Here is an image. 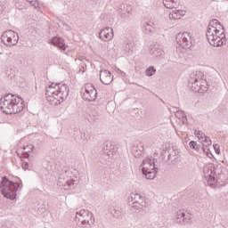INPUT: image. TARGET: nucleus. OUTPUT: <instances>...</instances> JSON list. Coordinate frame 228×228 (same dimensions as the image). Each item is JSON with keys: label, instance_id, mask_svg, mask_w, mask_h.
<instances>
[{"label": "nucleus", "instance_id": "49530a36", "mask_svg": "<svg viewBox=\"0 0 228 228\" xmlns=\"http://www.w3.org/2000/svg\"><path fill=\"white\" fill-rule=\"evenodd\" d=\"M28 3H30V4H32V6H37V1L36 0H27Z\"/></svg>", "mask_w": 228, "mask_h": 228}, {"label": "nucleus", "instance_id": "473e14b6", "mask_svg": "<svg viewBox=\"0 0 228 228\" xmlns=\"http://www.w3.org/2000/svg\"><path fill=\"white\" fill-rule=\"evenodd\" d=\"M169 19L170 20H179L180 16H178L176 11H173L169 13Z\"/></svg>", "mask_w": 228, "mask_h": 228}, {"label": "nucleus", "instance_id": "c85d7f7f", "mask_svg": "<svg viewBox=\"0 0 228 228\" xmlns=\"http://www.w3.org/2000/svg\"><path fill=\"white\" fill-rule=\"evenodd\" d=\"M110 215H112L114 218H118V219L122 218V212H120V210L118 209L113 208L112 210H110Z\"/></svg>", "mask_w": 228, "mask_h": 228}, {"label": "nucleus", "instance_id": "ddd939ff", "mask_svg": "<svg viewBox=\"0 0 228 228\" xmlns=\"http://www.w3.org/2000/svg\"><path fill=\"white\" fill-rule=\"evenodd\" d=\"M190 220L191 217L190 216H186L184 210H178L176 213V216L175 222L176 224H181L182 225H186V224H190Z\"/></svg>", "mask_w": 228, "mask_h": 228}, {"label": "nucleus", "instance_id": "58836bf2", "mask_svg": "<svg viewBox=\"0 0 228 228\" xmlns=\"http://www.w3.org/2000/svg\"><path fill=\"white\" fill-rule=\"evenodd\" d=\"M73 184H74V179L69 178V179H67V180L64 182L63 186L66 188L67 186H72Z\"/></svg>", "mask_w": 228, "mask_h": 228}, {"label": "nucleus", "instance_id": "7c9ffc66", "mask_svg": "<svg viewBox=\"0 0 228 228\" xmlns=\"http://www.w3.org/2000/svg\"><path fill=\"white\" fill-rule=\"evenodd\" d=\"M218 20L216 19H213L209 21L208 26V30L209 31V29H212V28H216V26H218Z\"/></svg>", "mask_w": 228, "mask_h": 228}, {"label": "nucleus", "instance_id": "b1692460", "mask_svg": "<svg viewBox=\"0 0 228 228\" xmlns=\"http://www.w3.org/2000/svg\"><path fill=\"white\" fill-rule=\"evenodd\" d=\"M128 200L129 202H142V201H145V200L143 199V197L139 194H132L131 196L128 197Z\"/></svg>", "mask_w": 228, "mask_h": 228}, {"label": "nucleus", "instance_id": "f704fd0d", "mask_svg": "<svg viewBox=\"0 0 228 228\" xmlns=\"http://www.w3.org/2000/svg\"><path fill=\"white\" fill-rule=\"evenodd\" d=\"M181 120L182 124H188V117L186 116V113L184 111L181 110Z\"/></svg>", "mask_w": 228, "mask_h": 228}, {"label": "nucleus", "instance_id": "a211bd4d", "mask_svg": "<svg viewBox=\"0 0 228 228\" xmlns=\"http://www.w3.org/2000/svg\"><path fill=\"white\" fill-rule=\"evenodd\" d=\"M52 45H55V47H59L61 51H65L67 49V45H65V40L61 37H55L51 40Z\"/></svg>", "mask_w": 228, "mask_h": 228}, {"label": "nucleus", "instance_id": "79ce46f5", "mask_svg": "<svg viewBox=\"0 0 228 228\" xmlns=\"http://www.w3.org/2000/svg\"><path fill=\"white\" fill-rule=\"evenodd\" d=\"M213 147L215 149L216 154H220V145L214 144Z\"/></svg>", "mask_w": 228, "mask_h": 228}, {"label": "nucleus", "instance_id": "412c9836", "mask_svg": "<svg viewBox=\"0 0 228 228\" xmlns=\"http://www.w3.org/2000/svg\"><path fill=\"white\" fill-rule=\"evenodd\" d=\"M46 95H55L58 97V83H52L46 87Z\"/></svg>", "mask_w": 228, "mask_h": 228}, {"label": "nucleus", "instance_id": "603ef678", "mask_svg": "<svg viewBox=\"0 0 228 228\" xmlns=\"http://www.w3.org/2000/svg\"><path fill=\"white\" fill-rule=\"evenodd\" d=\"M168 159V161H170V159H172V154L168 155V159Z\"/></svg>", "mask_w": 228, "mask_h": 228}, {"label": "nucleus", "instance_id": "20e7f679", "mask_svg": "<svg viewBox=\"0 0 228 228\" xmlns=\"http://www.w3.org/2000/svg\"><path fill=\"white\" fill-rule=\"evenodd\" d=\"M220 172H222V170L218 168V165L216 166L215 164L210 163L204 166L203 174H204L205 181H207L208 186H210L211 188H215V184H216V183H219L218 182L219 179L216 177V174L220 175Z\"/></svg>", "mask_w": 228, "mask_h": 228}, {"label": "nucleus", "instance_id": "7ed1b4c3", "mask_svg": "<svg viewBox=\"0 0 228 228\" xmlns=\"http://www.w3.org/2000/svg\"><path fill=\"white\" fill-rule=\"evenodd\" d=\"M202 77H204V74L202 72H198L189 78L188 86L192 92H196L198 94H204V92H208V81Z\"/></svg>", "mask_w": 228, "mask_h": 228}, {"label": "nucleus", "instance_id": "de8ad7c7", "mask_svg": "<svg viewBox=\"0 0 228 228\" xmlns=\"http://www.w3.org/2000/svg\"><path fill=\"white\" fill-rule=\"evenodd\" d=\"M4 11V7L3 6V4L0 1V14L3 13Z\"/></svg>", "mask_w": 228, "mask_h": 228}, {"label": "nucleus", "instance_id": "9b49d317", "mask_svg": "<svg viewBox=\"0 0 228 228\" xmlns=\"http://www.w3.org/2000/svg\"><path fill=\"white\" fill-rule=\"evenodd\" d=\"M159 25H160L159 20L153 18V19H151L149 21L145 22L143 24V28L146 33H154V30L157 28H159Z\"/></svg>", "mask_w": 228, "mask_h": 228}, {"label": "nucleus", "instance_id": "6ab92c4d", "mask_svg": "<svg viewBox=\"0 0 228 228\" xmlns=\"http://www.w3.org/2000/svg\"><path fill=\"white\" fill-rule=\"evenodd\" d=\"M141 167H148V168H156L158 167V159L152 158H147L142 160Z\"/></svg>", "mask_w": 228, "mask_h": 228}, {"label": "nucleus", "instance_id": "6e6552de", "mask_svg": "<svg viewBox=\"0 0 228 228\" xmlns=\"http://www.w3.org/2000/svg\"><path fill=\"white\" fill-rule=\"evenodd\" d=\"M83 99L92 102L97 99V89L92 84H86L85 86V93L83 94Z\"/></svg>", "mask_w": 228, "mask_h": 228}, {"label": "nucleus", "instance_id": "423d86ee", "mask_svg": "<svg viewBox=\"0 0 228 228\" xmlns=\"http://www.w3.org/2000/svg\"><path fill=\"white\" fill-rule=\"evenodd\" d=\"M1 41L4 45H17L19 42V34L15 33L13 30H6L1 36Z\"/></svg>", "mask_w": 228, "mask_h": 228}, {"label": "nucleus", "instance_id": "5701e85b", "mask_svg": "<svg viewBox=\"0 0 228 228\" xmlns=\"http://www.w3.org/2000/svg\"><path fill=\"white\" fill-rule=\"evenodd\" d=\"M163 49L159 48L158 45H154L151 50V54L154 56L155 58H161L163 56Z\"/></svg>", "mask_w": 228, "mask_h": 228}, {"label": "nucleus", "instance_id": "a878e982", "mask_svg": "<svg viewBox=\"0 0 228 228\" xmlns=\"http://www.w3.org/2000/svg\"><path fill=\"white\" fill-rule=\"evenodd\" d=\"M163 4L166 8H175V0H163Z\"/></svg>", "mask_w": 228, "mask_h": 228}, {"label": "nucleus", "instance_id": "2eb2a0df", "mask_svg": "<svg viewBox=\"0 0 228 228\" xmlns=\"http://www.w3.org/2000/svg\"><path fill=\"white\" fill-rule=\"evenodd\" d=\"M99 38L103 42H110L113 38V28L107 27L99 33Z\"/></svg>", "mask_w": 228, "mask_h": 228}, {"label": "nucleus", "instance_id": "5fc2aeb1", "mask_svg": "<svg viewBox=\"0 0 228 228\" xmlns=\"http://www.w3.org/2000/svg\"><path fill=\"white\" fill-rule=\"evenodd\" d=\"M86 220H90V217H85Z\"/></svg>", "mask_w": 228, "mask_h": 228}, {"label": "nucleus", "instance_id": "f257e3e1", "mask_svg": "<svg viewBox=\"0 0 228 228\" xmlns=\"http://www.w3.org/2000/svg\"><path fill=\"white\" fill-rule=\"evenodd\" d=\"M25 107L24 101L19 95L16 96L15 94H8L0 99V109L5 115L20 113Z\"/></svg>", "mask_w": 228, "mask_h": 228}, {"label": "nucleus", "instance_id": "a18cd8bd", "mask_svg": "<svg viewBox=\"0 0 228 228\" xmlns=\"http://www.w3.org/2000/svg\"><path fill=\"white\" fill-rule=\"evenodd\" d=\"M200 149L203 151V152H206L207 156H209V149H208L204 146H201Z\"/></svg>", "mask_w": 228, "mask_h": 228}, {"label": "nucleus", "instance_id": "f3484780", "mask_svg": "<svg viewBox=\"0 0 228 228\" xmlns=\"http://www.w3.org/2000/svg\"><path fill=\"white\" fill-rule=\"evenodd\" d=\"M221 31H224L225 33V28H224V25L220 21H218L217 25L212 28H209V30H207L206 37H208L209 39L215 37V33L217 35V33H221Z\"/></svg>", "mask_w": 228, "mask_h": 228}, {"label": "nucleus", "instance_id": "f8f14e48", "mask_svg": "<svg viewBox=\"0 0 228 228\" xmlns=\"http://www.w3.org/2000/svg\"><path fill=\"white\" fill-rule=\"evenodd\" d=\"M100 81L102 85H111L113 83V76L108 69H102L100 71Z\"/></svg>", "mask_w": 228, "mask_h": 228}, {"label": "nucleus", "instance_id": "2f4dec72", "mask_svg": "<svg viewBox=\"0 0 228 228\" xmlns=\"http://www.w3.org/2000/svg\"><path fill=\"white\" fill-rule=\"evenodd\" d=\"M45 211H47V208H45V204L41 203L37 205V213L39 215H44V213H45Z\"/></svg>", "mask_w": 228, "mask_h": 228}, {"label": "nucleus", "instance_id": "4c0bfd02", "mask_svg": "<svg viewBox=\"0 0 228 228\" xmlns=\"http://www.w3.org/2000/svg\"><path fill=\"white\" fill-rule=\"evenodd\" d=\"M133 49V45H131V44L126 43L125 45V53H126V54H131V50Z\"/></svg>", "mask_w": 228, "mask_h": 228}, {"label": "nucleus", "instance_id": "a19ab883", "mask_svg": "<svg viewBox=\"0 0 228 228\" xmlns=\"http://www.w3.org/2000/svg\"><path fill=\"white\" fill-rule=\"evenodd\" d=\"M175 12H176L178 17L180 16V19L186 13V11H183V10H175Z\"/></svg>", "mask_w": 228, "mask_h": 228}, {"label": "nucleus", "instance_id": "bb28decb", "mask_svg": "<svg viewBox=\"0 0 228 228\" xmlns=\"http://www.w3.org/2000/svg\"><path fill=\"white\" fill-rule=\"evenodd\" d=\"M104 151L108 154V156H111V154H113V145H111V142H106L104 146Z\"/></svg>", "mask_w": 228, "mask_h": 228}, {"label": "nucleus", "instance_id": "37998d69", "mask_svg": "<svg viewBox=\"0 0 228 228\" xmlns=\"http://www.w3.org/2000/svg\"><path fill=\"white\" fill-rule=\"evenodd\" d=\"M22 168H23V170H28L29 169V163L23 162L22 163Z\"/></svg>", "mask_w": 228, "mask_h": 228}, {"label": "nucleus", "instance_id": "c756f323", "mask_svg": "<svg viewBox=\"0 0 228 228\" xmlns=\"http://www.w3.org/2000/svg\"><path fill=\"white\" fill-rule=\"evenodd\" d=\"M154 74H156V69H154V66H151L145 70V75L148 76V77L154 76Z\"/></svg>", "mask_w": 228, "mask_h": 228}, {"label": "nucleus", "instance_id": "39448f33", "mask_svg": "<svg viewBox=\"0 0 228 228\" xmlns=\"http://www.w3.org/2000/svg\"><path fill=\"white\" fill-rule=\"evenodd\" d=\"M75 220L76 222H81L82 225H86L87 224V225L92 226L95 224V217H94V214L89 210H80L77 212Z\"/></svg>", "mask_w": 228, "mask_h": 228}, {"label": "nucleus", "instance_id": "ea45409f", "mask_svg": "<svg viewBox=\"0 0 228 228\" xmlns=\"http://www.w3.org/2000/svg\"><path fill=\"white\" fill-rule=\"evenodd\" d=\"M205 143H207V145H211V139L208 136H204L203 140H202Z\"/></svg>", "mask_w": 228, "mask_h": 228}, {"label": "nucleus", "instance_id": "864d4df0", "mask_svg": "<svg viewBox=\"0 0 228 228\" xmlns=\"http://www.w3.org/2000/svg\"><path fill=\"white\" fill-rule=\"evenodd\" d=\"M214 35H219V36H220V35H222V32H219V33H217V34H216V33H214Z\"/></svg>", "mask_w": 228, "mask_h": 228}, {"label": "nucleus", "instance_id": "c03bdc74", "mask_svg": "<svg viewBox=\"0 0 228 228\" xmlns=\"http://www.w3.org/2000/svg\"><path fill=\"white\" fill-rule=\"evenodd\" d=\"M21 158H24L25 159H29V152L24 151V152L22 153Z\"/></svg>", "mask_w": 228, "mask_h": 228}, {"label": "nucleus", "instance_id": "4be33fe9", "mask_svg": "<svg viewBox=\"0 0 228 228\" xmlns=\"http://www.w3.org/2000/svg\"><path fill=\"white\" fill-rule=\"evenodd\" d=\"M143 152V143L139 142L136 146L133 147V154L134 158H141L142 154Z\"/></svg>", "mask_w": 228, "mask_h": 228}, {"label": "nucleus", "instance_id": "8fccbe9b", "mask_svg": "<svg viewBox=\"0 0 228 228\" xmlns=\"http://www.w3.org/2000/svg\"><path fill=\"white\" fill-rule=\"evenodd\" d=\"M118 72L119 74H121V76H126V73L124 71L120 70L119 69H118Z\"/></svg>", "mask_w": 228, "mask_h": 228}, {"label": "nucleus", "instance_id": "393cba45", "mask_svg": "<svg viewBox=\"0 0 228 228\" xmlns=\"http://www.w3.org/2000/svg\"><path fill=\"white\" fill-rule=\"evenodd\" d=\"M145 206V201H132L133 209H142Z\"/></svg>", "mask_w": 228, "mask_h": 228}, {"label": "nucleus", "instance_id": "c9c22d12", "mask_svg": "<svg viewBox=\"0 0 228 228\" xmlns=\"http://www.w3.org/2000/svg\"><path fill=\"white\" fill-rule=\"evenodd\" d=\"M195 135L197 136V138H199V140H204V137L206 136V134H204L202 131L200 130H196L195 131Z\"/></svg>", "mask_w": 228, "mask_h": 228}, {"label": "nucleus", "instance_id": "1a4fd4ad", "mask_svg": "<svg viewBox=\"0 0 228 228\" xmlns=\"http://www.w3.org/2000/svg\"><path fill=\"white\" fill-rule=\"evenodd\" d=\"M207 40L213 47H222L227 38H225V32L222 31L220 35H214V37L211 39H209V37H207Z\"/></svg>", "mask_w": 228, "mask_h": 228}, {"label": "nucleus", "instance_id": "3c124183", "mask_svg": "<svg viewBox=\"0 0 228 228\" xmlns=\"http://www.w3.org/2000/svg\"><path fill=\"white\" fill-rule=\"evenodd\" d=\"M175 115H176V117H178V118H182L181 111H176Z\"/></svg>", "mask_w": 228, "mask_h": 228}, {"label": "nucleus", "instance_id": "cd10ccee", "mask_svg": "<svg viewBox=\"0 0 228 228\" xmlns=\"http://www.w3.org/2000/svg\"><path fill=\"white\" fill-rule=\"evenodd\" d=\"M189 145L191 147V149H194V151H197L199 152V151H200V149H202V146L200 144H197V142L195 141H191L189 142Z\"/></svg>", "mask_w": 228, "mask_h": 228}, {"label": "nucleus", "instance_id": "72a5a7b5", "mask_svg": "<svg viewBox=\"0 0 228 228\" xmlns=\"http://www.w3.org/2000/svg\"><path fill=\"white\" fill-rule=\"evenodd\" d=\"M65 175L60 174L59 175V179H58V184L59 186H63L65 184Z\"/></svg>", "mask_w": 228, "mask_h": 228}, {"label": "nucleus", "instance_id": "09e8293b", "mask_svg": "<svg viewBox=\"0 0 228 228\" xmlns=\"http://www.w3.org/2000/svg\"><path fill=\"white\" fill-rule=\"evenodd\" d=\"M174 159L171 160V163L173 165H175V159H177V157L175 155H173Z\"/></svg>", "mask_w": 228, "mask_h": 228}, {"label": "nucleus", "instance_id": "aec40b11", "mask_svg": "<svg viewBox=\"0 0 228 228\" xmlns=\"http://www.w3.org/2000/svg\"><path fill=\"white\" fill-rule=\"evenodd\" d=\"M46 100L52 106H58V104H61V98L60 96H56L54 94H46Z\"/></svg>", "mask_w": 228, "mask_h": 228}, {"label": "nucleus", "instance_id": "0eeeda50", "mask_svg": "<svg viewBox=\"0 0 228 228\" xmlns=\"http://www.w3.org/2000/svg\"><path fill=\"white\" fill-rule=\"evenodd\" d=\"M176 43L181 45L183 49H190L193 45L191 40V34L188 32L179 33L176 35Z\"/></svg>", "mask_w": 228, "mask_h": 228}, {"label": "nucleus", "instance_id": "dca6fc26", "mask_svg": "<svg viewBox=\"0 0 228 228\" xmlns=\"http://www.w3.org/2000/svg\"><path fill=\"white\" fill-rule=\"evenodd\" d=\"M158 166L155 167H142V172L143 175H145L146 179H155L156 178V174H158Z\"/></svg>", "mask_w": 228, "mask_h": 228}, {"label": "nucleus", "instance_id": "e433bc0d", "mask_svg": "<svg viewBox=\"0 0 228 228\" xmlns=\"http://www.w3.org/2000/svg\"><path fill=\"white\" fill-rule=\"evenodd\" d=\"M23 151H27V152H33V151H35V145L28 144L27 146H23Z\"/></svg>", "mask_w": 228, "mask_h": 228}, {"label": "nucleus", "instance_id": "4468645a", "mask_svg": "<svg viewBox=\"0 0 228 228\" xmlns=\"http://www.w3.org/2000/svg\"><path fill=\"white\" fill-rule=\"evenodd\" d=\"M69 86L67 84H59L57 85V94L61 98V102L65 101L69 97Z\"/></svg>", "mask_w": 228, "mask_h": 228}, {"label": "nucleus", "instance_id": "f03ea898", "mask_svg": "<svg viewBox=\"0 0 228 228\" xmlns=\"http://www.w3.org/2000/svg\"><path fill=\"white\" fill-rule=\"evenodd\" d=\"M19 188H20V183L10 181L6 176L2 178L0 190L2 195H4L5 199L15 200V199H17V191H19Z\"/></svg>", "mask_w": 228, "mask_h": 228}, {"label": "nucleus", "instance_id": "9d476101", "mask_svg": "<svg viewBox=\"0 0 228 228\" xmlns=\"http://www.w3.org/2000/svg\"><path fill=\"white\" fill-rule=\"evenodd\" d=\"M74 139L77 143H86L90 140V134L85 130L77 129L74 133Z\"/></svg>", "mask_w": 228, "mask_h": 228}]
</instances>
